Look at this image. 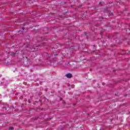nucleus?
I'll list each match as a JSON object with an SVG mask.
<instances>
[{"mask_svg": "<svg viewBox=\"0 0 130 130\" xmlns=\"http://www.w3.org/2000/svg\"><path fill=\"white\" fill-rule=\"evenodd\" d=\"M65 77H67L68 79H71V78H72L73 75L71 73H68L65 75Z\"/></svg>", "mask_w": 130, "mask_h": 130, "instance_id": "nucleus-1", "label": "nucleus"}, {"mask_svg": "<svg viewBox=\"0 0 130 130\" xmlns=\"http://www.w3.org/2000/svg\"><path fill=\"white\" fill-rule=\"evenodd\" d=\"M14 128L13 127H10L9 129H13Z\"/></svg>", "mask_w": 130, "mask_h": 130, "instance_id": "nucleus-2", "label": "nucleus"}, {"mask_svg": "<svg viewBox=\"0 0 130 130\" xmlns=\"http://www.w3.org/2000/svg\"><path fill=\"white\" fill-rule=\"evenodd\" d=\"M22 29L23 30H24V29H25V28H24V27H22Z\"/></svg>", "mask_w": 130, "mask_h": 130, "instance_id": "nucleus-3", "label": "nucleus"}, {"mask_svg": "<svg viewBox=\"0 0 130 130\" xmlns=\"http://www.w3.org/2000/svg\"><path fill=\"white\" fill-rule=\"evenodd\" d=\"M99 4H100V5H101V2H100V3H99Z\"/></svg>", "mask_w": 130, "mask_h": 130, "instance_id": "nucleus-4", "label": "nucleus"}]
</instances>
